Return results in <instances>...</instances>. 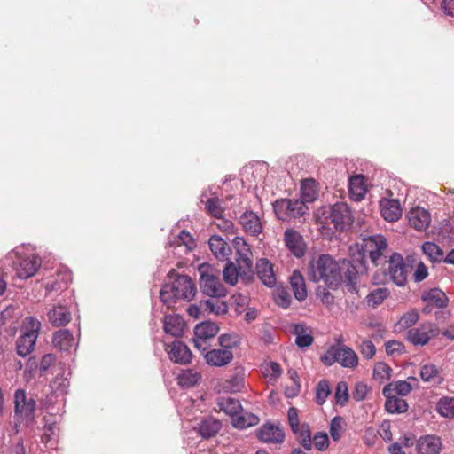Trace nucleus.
Listing matches in <instances>:
<instances>
[{
	"label": "nucleus",
	"mask_w": 454,
	"mask_h": 454,
	"mask_svg": "<svg viewBox=\"0 0 454 454\" xmlns=\"http://www.w3.org/2000/svg\"><path fill=\"white\" fill-rule=\"evenodd\" d=\"M367 394V386L364 383H357L353 392V398L357 401H363Z\"/></svg>",
	"instance_id": "obj_64"
},
{
	"label": "nucleus",
	"mask_w": 454,
	"mask_h": 454,
	"mask_svg": "<svg viewBox=\"0 0 454 454\" xmlns=\"http://www.w3.org/2000/svg\"><path fill=\"white\" fill-rule=\"evenodd\" d=\"M385 348H386V352L388 355H392V356L393 355H400L404 350L403 344L397 340L387 341L385 344Z\"/></svg>",
	"instance_id": "obj_63"
},
{
	"label": "nucleus",
	"mask_w": 454,
	"mask_h": 454,
	"mask_svg": "<svg viewBox=\"0 0 454 454\" xmlns=\"http://www.w3.org/2000/svg\"><path fill=\"white\" fill-rule=\"evenodd\" d=\"M285 243L287 248L296 256L301 257L305 252L302 237L294 230L285 231Z\"/></svg>",
	"instance_id": "obj_24"
},
{
	"label": "nucleus",
	"mask_w": 454,
	"mask_h": 454,
	"mask_svg": "<svg viewBox=\"0 0 454 454\" xmlns=\"http://www.w3.org/2000/svg\"><path fill=\"white\" fill-rule=\"evenodd\" d=\"M386 397L385 408L389 413H403L408 409L407 402L395 395H383Z\"/></svg>",
	"instance_id": "obj_39"
},
{
	"label": "nucleus",
	"mask_w": 454,
	"mask_h": 454,
	"mask_svg": "<svg viewBox=\"0 0 454 454\" xmlns=\"http://www.w3.org/2000/svg\"><path fill=\"white\" fill-rule=\"evenodd\" d=\"M52 343L59 350L68 351L74 345V338L68 330L61 329L54 333Z\"/></svg>",
	"instance_id": "obj_37"
},
{
	"label": "nucleus",
	"mask_w": 454,
	"mask_h": 454,
	"mask_svg": "<svg viewBox=\"0 0 454 454\" xmlns=\"http://www.w3.org/2000/svg\"><path fill=\"white\" fill-rule=\"evenodd\" d=\"M218 331L219 327L217 324L212 321H205L198 324L194 328V347L201 352H206L208 348L207 341L213 339L217 334Z\"/></svg>",
	"instance_id": "obj_10"
},
{
	"label": "nucleus",
	"mask_w": 454,
	"mask_h": 454,
	"mask_svg": "<svg viewBox=\"0 0 454 454\" xmlns=\"http://www.w3.org/2000/svg\"><path fill=\"white\" fill-rule=\"evenodd\" d=\"M309 277L311 281H323L331 288H336L342 279L340 263L329 254H321L310 262Z\"/></svg>",
	"instance_id": "obj_1"
},
{
	"label": "nucleus",
	"mask_w": 454,
	"mask_h": 454,
	"mask_svg": "<svg viewBox=\"0 0 454 454\" xmlns=\"http://www.w3.org/2000/svg\"><path fill=\"white\" fill-rule=\"evenodd\" d=\"M57 276L58 278L56 280L48 282L46 284V290L48 293L62 290L67 287L69 282L72 281L71 271L64 266L58 270Z\"/></svg>",
	"instance_id": "obj_33"
},
{
	"label": "nucleus",
	"mask_w": 454,
	"mask_h": 454,
	"mask_svg": "<svg viewBox=\"0 0 454 454\" xmlns=\"http://www.w3.org/2000/svg\"><path fill=\"white\" fill-rule=\"evenodd\" d=\"M259 421L258 416L251 412L244 411L243 408H241V411L237 413L231 422L236 428L246 429L256 426Z\"/></svg>",
	"instance_id": "obj_34"
},
{
	"label": "nucleus",
	"mask_w": 454,
	"mask_h": 454,
	"mask_svg": "<svg viewBox=\"0 0 454 454\" xmlns=\"http://www.w3.org/2000/svg\"><path fill=\"white\" fill-rule=\"evenodd\" d=\"M200 202L205 204L207 214L211 216L221 219L223 214L222 200L217 194L209 187L205 190L200 196Z\"/></svg>",
	"instance_id": "obj_15"
},
{
	"label": "nucleus",
	"mask_w": 454,
	"mask_h": 454,
	"mask_svg": "<svg viewBox=\"0 0 454 454\" xmlns=\"http://www.w3.org/2000/svg\"><path fill=\"white\" fill-rule=\"evenodd\" d=\"M290 285L294 297L302 301L307 298L308 293L305 285V280L299 271H294L290 277Z\"/></svg>",
	"instance_id": "obj_38"
},
{
	"label": "nucleus",
	"mask_w": 454,
	"mask_h": 454,
	"mask_svg": "<svg viewBox=\"0 0 454 454\" xmlns=\"http://www.w3.org/2000/svg\"><path fill=\"white\" fill-rule=\"evenodd\" d=\"M362 245L357 250V261L364 262L368 256L374 266L387 262L388 257V244L386 238L380 234L364 235Z\"/></svg>",
	"instance_id": "obj_3"
},
{
	"label": "nucleus",
	"mask_w": 454,
	"mask_h": 454,
	"mask_svg": "<svg viewBox=\"0 0 454 454\" xmlns=\"http://www.w3.org/2000/svg\"><path fill=\"white\" fill-rule=\"evenodd\" d=\"M256 273L261 281L267 286H273L276 284V277L272 265L267 259H260L256 263Z\"/></svg>",
	"instance_id": "obj_28"
},
{
	"label": "nucleus",
	"mask_w": 454,
	"mask_h": 454,
	"mask_svg": "<svg viewBox=\"0 0 454 454\" xmlns=\"http://www.w3.org/2000/svg\"><path fill=\"white\" fill-rule=\"evenodd\" d=\"M392 369L386 363H377L374 366L373 376L376 380H389L391 377Z\"/></svg>",
	"instance_id": "obj_54"
},
{
	"label": "nucleus",
	"mask_w": 454,
	"mask_h": 454,
	"mask_svg": "<svg viewBox=\"0 0 454 454\" xmlns=\"http://www.w3.org/2000/svg\"><path fill=\"white\" fill-rule=\"evenodd\" d=\"M334 398L336 403L340 405H344L348 402V391L347 384L344 381H340L337 384Z\"/></svg>",
	"instance_id": "obj_57"
},
{
	"label": "nucleus",
	"mask_w": 454,
	"mask_h": 454,
	"mask_svg": "<svg viewBox=\"0 0 454 454\" xmlns=\"http://www.w3.org/2000/svg\"><path fill=\"white\" fill-rule=\"evenodd\" d=\"M218 409L231 418V420L241 411V404L238 399L233 397L221 396L217 399Z\"/></svg>",
	"instance_id": "obj_31"
},
{
	"label": "nucleus",
	"mask_w": 454,
	"mask_h": 454,
	"mask_svg": "<svg viewBox=\"0 0 454 454\" xmlns=\"http://www.w3.org/2000/svg\"><path fill=\"white\" fill-rule=\"evenodd\" d=\"M388 275L390 279L398 286H404L407 282L408 266L403 258L397 253L389 256Z\"/></svg>",
	"instance_id": "obj_11"
},
{
	"label": "nucleus",
	"mask_w": 454,
	"mask_h": 454,
	"mask_svg": "<svg viewBox=\"0 0 454 454\" xmlns=\"http://www.w3.org/2000/svg\"><path fill=\"white\" fill-rule=\"evenodd\" d=\"M422 300L427 302L428 306H434L441 309L445 308L449 301L445 293L438 288L430 289L428 292L423 294Z\"/></svg>",
	"instance_id": "obj_36"
},
{
	"label": "nucleus",
	"mask_w": 454,
	"mask_h": 454,
	"mask_svg": "<svg viewBox=\"0 0 454 454\" xmlns=\"http://www.w3.org/2000/svg\"><path fill=\"white\" fill-rule=\"evenodd\" d=\"M69 386L67 377L58 374L51 381L50 387L55 395H64Z\"/></svg>",
	"instance_id": "obj_50"
},
{
	"label": "nucleus",
	"mask_w": 454,
	"mask_h": 454,
	"mask_svg": "<svg viewBox=\"0 0 454 454\" xmlns=\"http://www.w3.org/2000/svg\"><path fill=\"white\" fill-rule=\"evenodd\" d=\"M273 209L278 219L289 221L302 216L307 212L308 207L304 205V201L298 199H281L275 201Z\"/></svg>",
	"instance_id": "obj_7"
},
{
	"label": "nucleus",
	"mask_w": 454,
	"mask_h": 454,
	"mask_svg": "<svg viewBox=\"0 0 454 454\" xmlns=\"http://www.w3.org/2000/svg\"><path fill=\"white\" fill-rule=\"evenodd\" d=\"M348 190L350 198L355 201L362 200L367 192L364 177L362 175H356L349 178Z\"/></svg>",
	"instance_id": "obj_29"
},
{
	"label": "nucleus",
	"mask_w": 454,
	"mask_h": 454,
	"mask_svg": "<svg viewBox=\"0 0 454 454\" xmlns=\"http://www.w3.org/2000/svg\"><path fill=\"white\" fill-rule=\"evenodd\" d=\"M419 318V315L417 310L413 309L408 311L401 317L397 324L395 325V331L401 332L406 329H411Z\"/></svg>",
	"instance_id": "obj_44"
},
{
	"label": "nucleus",
	"mask_w": 454,
	"mask_h": 454,
	"mask_svg": "<svg viewBox=\"0 0 454 454\" xmlns=\"http://www.w3.org/2000/svg\"><path fill=\"white\" fill-rule=\"evenodd\" d=\"M343 433V419L340 416L334 417L330 424V435L335 442L339 441Z\"/></svg>",
	"instance_id": "obj_53"
},
{
	"label": "nucleus",
	"mask_w": 454,
	"mask_h": 454,
	"mask_svg": "<svg viewBox=\"0 0 454 454\" xmlns=\"http://www.w3.org/2000/svg\"><path fill=\"white\" fill-rule=\"evenodd\" d=\"M218 342L222 349H229L231 351L232 348L239 345L240 339L236 333H225L219 336Z\"/></svg>",
	"instance_id": "obj_48"
},
{
	"label": "nucleus",
	"mask_w": 454,
	"mask_h": 454,
	"mask_svg": "<svg viewBox=\"0 0 454 454\" xmlns=\"http://www.w3.org/2000/svg\"><path fill=\"white\" fill-rule=\"evenodd\" d=\"M442 442L440 438L433 435H425L417 441L419 454H440Z\"/></svg>",
	"instance_id": "obj_26"
},
{
	"label": "nucleus",
	"mask_w": 454,
	"mask_h": 454,
	"mask_svg": "<svg viewBox=\"0 0 454 454\" xmlns=\"http://www.w3.org/2000/svg\"><path fill=\"white\" fill-rule=\"evenodd\" d=\"M209 248L215 258L219 261H229L231 253V247L223 238L213 235L208 241Z\"/></svg>",
	"instance_id": "obj_22"
},
{
	"label": "nucleus",
	"mask_w": 454,
	"mask_h": 454,
	"mask_svg": "<svg viewBox=\"0 0 454 454\" xmlns=\"http://www.w3.org/2000/svg\"><path fill=\"white\" fill-rule=\"evenodd\" d=\"M48 318L52 325L61 326L69 323L71 313L65 306L58 305L48 312Z\"/></svg>",
	"instance_id": "obj_30"
},
{
	"label": "nucleus",
	"mask_w": 454,
	"mask_h": 454,
	"mask_svg": "<svg viewBox=\"0 0 454 454\" xmlns=\"http://www.w3.org/2000/svg\"><path fill=\"white\" fill-rule=\"evenodd\" d=\"M313 442L318 450H325L329 446V438L327 434L323 432L317 433L313 437Z\"/></svg>",
	"instance_id": "obj_61"
},
{
	"label": "nucleus",
	"mask_w": 454,
	"mask_h": 454,
	"mask_svg": "<svg viewBox=\"0 0 454 454\" xmlns=\"http://www.w3.org/2000/svg\"><path fill=\"white\" fill-rule=\"evenodd\" d=\"M174 245L176 247L184 246L185 249L190 251L194 247V240L189 232L182 231L176 238Z\"/></svg>",
	"instance_id": "obj_56"
},
{
	"label": "nucleus",
	"mask_w": 454,
	"mask_h": 454,
	"mask_svg": "<svg viewBox=\"0 0 454 454\" xmlns=\"http://www.w3.org/2000/svg\"><path fill=\"white\" fill-rule=\"evenodd\" d=\"M409 381L407 380H397L395 382H391L386 385L383 387L382 394L383 395H395L405 396L407 395L412 389L411 383L410 381L417 382V379L414 377H410Z\"/></svg>",
	"instance_id": "obj_27"
},
{
	"label": "nucleus",
	"mask_w": 454,
	"mask_h": 454,
	"mask_svg": "<svg viewBox=\"0 0 454 454\" xmlns=\"http://www.w3.org/2000/svg\"><path fill=\"white\" fill-rule=\"evenodd\" d=\"M200 287L201 293L210 298H225L227 289L219 278V272L209 264L199 267Z\"/></svg>",
	"instance_id": "obj_5"
},
{
	"label": "nucleus",
	"mask_w": 454,
	"mask_h": 454,
	"mask_svg": "<svg viewBox=\"0 0 454 454\" xmlns=\"http://www.w3.org/2000/svg\"><path fill=\"white\" fill-rule=\"evenodd\" d=\"M335 359L341 366L347 368H355L358 364V357L356 352L345 345L335 347Z\"/></svg>",
	"instance_id": "obj_23"
},
{
	"label": "nucleus",
	"mask_w": 454,
	"mask_h": 454,
	"mask_svg": "<svg viewBox=\"0 0 454 454\" xmlns=\"http://www.w3.org/2000/svg\"><path fill=\"white\" fill-rule=\"evenodd\" d=\"M288 423L294 434H298L300 426V419L298 411L294 407H290L287 411Z\"/></svg>",
	"instance_id": "obj_58"
},
{
	"label": "nucleus",
	"mask_w": 454,
	"mask_h": 454,
	"mask_svg": "<svg viewBox=\"0 0 454 454\" xmlns=\"http://www.w3.org/2000/svg\"><path fill=\"white\" fill-rule=\"evenodd\" d=\"M408 221L411 227L419 231L427 230L431 222L430 214L423 207H414L408 213Z\"/></svg>",
	"instance_id": "obj_19"
},
{
	"label": "nucleus",
	"mask_w": 454,
	"mask_h": 454,
	"mask_svg": "<svg viewBox=\"0 0 454 454\" xmlns=\"http://www.w3.org/2000/svg\"><path fill=\"white\" fill-rule=\"evenodd\" d=\"M206 363L211 366L222 367L233 359L232 351L229 349L214 348L204 354Z\"/></svg>",
	"instance_id": "obj_20"
},
{
	"label": "nucleus",
	"mask_w": 454,
	"mask_h": 454,
	"mask_svg": "<svg viewBox=\"0 0 454 454\" xmlns=\"http://www.w3.org/2000/svg\"><path fill=\"white\" fill-rule=\"evenodd\" d=\"M340 274L342 279L348 286H355L357 280V274L359 271L363 272L365 270L364 262L357 261V254H352V261L344 259L340 262Z\"/></svg>",
	"instance_id": "obj_13"
},
{
	"label": "nucleus",
	"mask_w": 454,
	"mask_h": 454,
	"mask_svg": "<svg viewBox=\"0 0 454 454\" xmlns=\"http://www.w3.org/2000/svg\"><path fill=\"white\" fill-rule=\"evenodd\" d=\"M261 442L266 443H281L285 439V433L278 426L272 423H265L256 432Z\"/></svg>",
	"instance_id": "obj_16"
},
{
	"label": "nucleus",
	"mask_w": 454,
	"mask_h": 454,
	"mask_svg": "<svg viewBox=\"0 0 454 454\" xmlns=\"http://www.w3.org/2000/svg\"><path fill=\"white\" fill-rule=\"evenodd\" d=\"M424 254L434 262L441 261L443 256V251L438 245L433 242H425L422 245Z\"/></svg>",
	"instance_id": "obj_47"
},
{
	"label": "nucleus",
	"mask_w": 454,
	"mask_h": 454,
	"mask_svg": "<svg viewBox=\"0 0 454 454\" xmlns=\"http://www.w3.org/2000/svg\"><path fill=\"white\" fill-rule=\"evenodd\" d=\"M331 393L328 381L320 380L317 386L316 400L318 404H323Z\"/></svg>",
	"instance_id": "obj_55"
},
{
	"label": "nucleus",
	"mask_w": 454,
	"mask_h": 454,
	"mask_svg": "<svg viewBox=\"0 0 454 454\" xmlns=\"http://www.w3.org/2000/svg\"><path fill=\"white\" fill-rule=\"evenodd\" d=\"M200 374L193 369L183 370L178 376V383L184 387L196 385L200 380Z\"/></svg>",
	"instance_id": "obj_43"
},
{
	"label": "nucleus",
	"mask_w": 454,
	"mask_h": 454,
	"mask_svg": "<svg viewBox=\"0 0 454 454\" xmlns=\"http://www.w3.org/2000/svg\"><path fill=\"white\" fill-rule=\"evenodd\" d=\"M41 323L33 317L23 319L20 326V335L16 341L17 353L20 356H28L35 348L38 338Z\"/></svg>",
	"instance_id": "obj_6"
},
{
	"label": "nucleus",
	"mask_w": 454,
	"mask_h": 454,
	"mask_svg": "<svg viewBox=\"0 0 454 454\" xmlns=\"http://www.w3.org/2000/svg\"><path fill=\"white\" fill-rule=\"evenodd\" d=\"M360 352L366 359H371L376 353L374 344L369 340H364L360 345Z\"/></svg>",
	"instance_id": "obj_62"
},
{
	"label": "nucleus",
	"mask_w": 454,
	"mask_h": 454,
	"mask_svg": "<svg viewBox=\"0 0 454 454\" xmlns=\"http://www.w3.org/2000/svg\"><path fill=\"white\" fill-rule=\"evenodd\" d=\"M169 359L179 364H188L192 361V352L189 348L179 340H175L167 349Z\"/></svg>",
	"instance_id": "obj_18"
},
{
	"label": "nucleus",
	"mask_w": 454,
	"mask_h": 454,
	"mask_svg": "<svg viewBox=\"0 0 454 454\" xmlns=\"http://www.w3.org/2000/svg\"><path fill=\"white\" fill-rule=\"evenodd\" d=\"M196 294L192 278L186 275H178L174 281L165 283L160 292L161 302L168 308H173L179 301H190Z\"/></svg>",
	"instance_id": "obj_2"
},
{
	"label": "nucleus",
	"mask_w": 454,
	"mask_h": 454,
	"mask_svg": "<svg viewBox=\"0 0 454 454\" xmlns=\"http://www.w3.org/2000/svg\"><path fill=\"white\" fill-rule=\"evenodd\" d=\"M223 298H208L204 301H200V307L203 308V310L215 314L216 316L225 315L228 311L227 303L223 301Z\"/></svg>",
	"instance_id": "obj_32"
},
{
	"label": "nucleus",
	"mask_w": 454,
	"mask_h": 454,
	"mask_svg": "<svg viewBox=\"0 0 454 454\" xmlns=\"http://www.w3.org/2000/svg\"><path fill=\"white\" fill-rule=\"evenodd\" d=\"M317 196V192L316 190V183L314 180H306L301 183V197L300 200L304 201V205L306 203L313 202Z\"/></svg>",
	"instance_id": "obj_42"
},
{
	"label": "nucleus",
	"mask_w": 454,
	"mask_h": 454,
	"mask_svg": "<svg viewBox=\"0 0 454 454\" xmlns=\"http://www.w3.org/2000/svg\"><path fill=\"white\" fill-rule=\"evenodd\" d=\"M244 387V376L239 373L231 375L229 379L225 380L223 387L226 391L237 393L241 391Z\"/></svg>",
	"instance_id": "obj_46"
},
{
	"label": "nucleus",
	"mask_w": 454,
	"mask_h": 454,
	"mask_svg": "<svg viewBox=\"0 0 454 454\" xmlns=\"http://www.w3.org/2000/svg\"><path fill=\"white\" fill-rule=\"evenodd\" d=\"M293 333L296 336L295 343L298 347L306 348L313 343V337L306 333L304 325L294 324L293 325Z\"/></svg>",
	"instance_id": "obj_40"
},
{
	"label": "nucleus",
	"mask_w": 454,
	"mask_h": 454,
	"mask_svg": "<svg viewBox=\"0 0 454 454\" xmlns=\"http://www.w3.org/2000/svg\"><path fill=\"white\" fill-rule=\"evenodd\" d=\"M328 218L338 231H344L352 223L351 211L346 203L334 204L331 209Z\"/></svg>",
	"instance_id": "obj_12"
},
{
	"label": "nucleus",
	"mask_w": 454,
	"mask_h": 454,
	"mask_svg": "<svg viewBox=\"0 0 454 454\" xmlns=\"http://www.w3.org/2000/svg\"><path fill=\"white\" fill-rule=\"evenodd\" d=\"M263 373L270 379H277L282 374V369L277 362H270L263 366Z\"/></svg>",
	"instance_id": "obj_60"
},
{
	"label": "nucleus",
	"mask_w": 454,
	"mask_h": 454,
	"mask_svg": "<svg viewBox=\"0 0 454 454\" xmlns=\"http://www.w3.org/2000/svg\"><path fill=\"white\" fill-rule=\"evenodd\" d=\"M297 438L299 442L305 450H310L312 448L311 433L308 425L304 424L299 427Z\"/></svg>",
	"instance_id": "obj_52"
},
{
	"label": "nucleus",
	"mask_w": 454,
	"mask_h": 454,
	"mask_svg": "<svg viewBox=\"0 0 454 454\" xmlns=\"http://www.w3.org/2000/svg\"><path fill=\"white\" fill-rule=\"evenodd\" d=\"M388 295L389 291L387 288H377L367 295V302L369 305L375 307L380 304Z\"/></svg>",
	"instance_id": "obj_51"
},
{
	"label": "nucleus",
	"mask_w": 454,
	"mask_h": 454,
	"mask_svg": "<svg viewBox=\"0 0 454 454\" xmlns=\"http://www.w3.org/2000/svg\"><path fill=\"white\" fill-rule=\"evenodd\" d=\"M274 300H275V302L282 307V308H288L289 305L291 304V296L290 294H288V292H286V290H283V289H278L275 292L274 294Z\"/></svg>",
	"instance_id": "obj_59"
},
{
	"label": "nucleus",
	"mask_w": 454,
	"mask_h": 454,
	"mask_svg": "<svg viewBox=\"0 0 454 454\" xmlns=\"http://www.w3.org/2000/svg\"><path fill=\"white\" fill-rule=\"evenodd\" d=\"M440 334L438 325L432 322H425L419 326L412 327L406 332L407 340L414 346H425L432 339Z\"/></svg>",
	"instance_id": "obj_8"
},
{
	"label": "nucleus",
	"mask_w": 454,
	"mask_h": 454,
	"mask_svg": "<svg viewBox=\"0 0 454 454\" xmlns=\"http://www.w3.org/2000/svg\"><path fill=\"white\" fill-rule=\"evenodd\" d=\"M233 246L237 252L238 257L236 258V261L239 269L251 270L253 267V260L249 245L243 238L236 237L233 239Z\"/></svg>",
	"instance_id": "obj_14"
},
{
	"label": "nucleus",
	"mask_w": 454,
	"mask_h": 454,
	"mask_svg": "<svg viewBox=\"0 0 454 454\" xmlns=\"http://www.w3.org/2000/svg\"><path fill=\"white\" fill-rule=\"evenodd\" d=\"M240 270H243V272L246 271L244 269L237 268L233 262L228 261L223 270L225 283L230 286H235L238 282L239 276L241 274Z\"/></svg>",
	"instance_id": "obj_45"
},
{
	"label": "nucleus",
	"mask_w": 454,
	"mask_h": 454,
	"mask_svg": "<svg viewBox=\"0 0 454 454\" xmlns=\"http://www.w3.org/2000/svg\"><path fill=\"white\" fill-rule=\"evenodd\" d=\"M437 412L444 418H454V397L443 396L436 403Z\"/></svg>",
	"instance_id": "obj_41"
},
{
	"label": "nucleus",
	"mask_w": 454,
	"mask_h": 454,
	"mask_svg": "<svg viewBox=\"0 0 454 454\" xmlns=\"http://www.w3.org/2000/svg\"><path fill=\"white\" fill-rule=\"evenodd\" d=\"M185 328L184 320L178 315L165 316L163 320V329L167 334L173 337H181Z\"/></svg>",
	"instance_id": "obj_25"
},
{
	"label": "nucleus",
	"mask_w": 454,
	"mask_h": 454,
	"mask_svg": "<svg viewBox=\"0 0 454 454\" xmlns=\"http://www.w3.org/2000/svg\"><path fill=\"white\" fill-rule=\"evenodd\" d=\"M222 424L215 418L208 417L201 420L197 428L198 433L203 438H210L215 435L221 429Z\"/></svg>",
	"instance_id": "obj_35"
},
{
	"label": "nucleus",
	"mask_w": 454,
	"mask_h": 454,
	"mask_svg": "<svg viewBox=\"0 0 454 454\" xmlns=\"http://www.w3.org/2000/svg\"><path fill=\"white\" fill-rule=\"evenodd\" d=\"M420 377L425 382H436L439 378L438 368L432 364H425L421 367Z\"/></svg>",
	"instance_id": "obj_49"
},
{
	"label": "nucleus",
	"mask_w": 454,
	"mask_h": 454,
	"mask_svg": "<svg viewBox=\"0 0 454 454\" xmlns=\"http://www.w3.org/2000/svg\"><path fill=\"white\" fill-rule=\"evenodd\" d=\"M239 222L247 234L258 236L262 231L260 217L251 210L242 213L239 217Z\"/></svg>",
	"instance_id": "obj_17"
},
{
	"label": "nucleus",
	"mask_w": 454,
	"mask_h": 454,
	"mask_svg": "<svg viewBox=\"0 0 454 454\" xmlns=\"http://www.w3.org/2000/svg\"><path fill=\"white\" fill-rule=\"evenodd\" d=\"M382 217L387 222H395L402 215L399 200L395 199H382L380 202Z\"/></svg>",
	"instance_id": "obj_21"
},
{
	"label": "nucleus",
	"mask_w": 454,
	"mask_h": 454,
	"mask_svg": "<svg viewBox=\"0 0 454 454\" xmlns=\"http://www.w3.org/2000/svg\"><path fill=\"white\" fill-rule=\"evenodd\" d=\"M36 402L33 397H27L23 389H18L14 395V411L18 419L25 420L27 424L35 419Z\"/></svg>",
	"instance_id": "obj_9"
},
{
	"label": "nucleus",
	"mask_w": 454,
	"mask_h": 454,
	"mask_svg": "<svg viewBox=\"0 0 454 454\" xmlns=\"http://www.w3.org/2000/svg\"><path fill=\"white\" fill-rule=\"evenodd\" d=\"M6 261L12 263L20 278H28L35 274L41 266V259L33 253L27 251L24 246L17 247L8 253Z\"/></svg>",
	"instance_id": "obj_4"
}]
</instances>
